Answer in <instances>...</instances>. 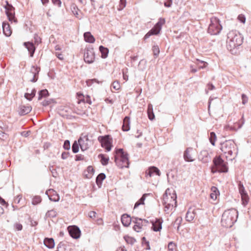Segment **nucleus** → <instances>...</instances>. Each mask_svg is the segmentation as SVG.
Instances as JSON below:
<instances>
[{"label": "nucleus", "instance_id": "obj_1", "mask_svg": "<svg viewBox=\"0 0 251 251\" xmlns=\"http://www.w3.org/2000/svg\"><path fill=\"white\" fill-rule=\"evenodd\" d=\"M234 145L230 141L221 144V173H227L228 170L226 161H231L234 158L232 149Z\"/></svg>", "mask_w": 251, "mask_h": 251}, {"label": "nucleus", "instance_id": "obj_2", "mask_svg": "<svg viewBox=\"0 0 251 251\" xmlns=\"http://www.w3.org/2000/svg\"><path fill=\"white\" fill-rule=\"evenodd\" d=\"M226 48L232 54L239 53L238 48L243 44V37L237 30H231L227 35Z\"/></svg>", "mask_w": 251, "mask_h": 251}, {"label": "nucleus", "instance_id": "obj_3", "mask_svg": "<svg viewBox=\"0 0 251 251\" xmlns=\"http://www.w3.org/2000/svg\"><path fill=\"white\" fill-rule=\"evenodd\" d=\"M162 203L166 213H170L175 209L176 206V195L174 189L168 188L166 190L163 196Z\"/></svg>", "mask_w": 251, "mask_h": 251}, {"label": "nucleus", "instance_id": "obj_4", "mask_svg": "<svg viewBox=\"0 0 251 251\" xmlns=\"http://www.w3.org/2000/svg\"><path fill=\"white\" fill-rule=\"evenodd\" d=\"M238 211L235 209L225 210L222 216L221 223L222 226L225 227H230L237 221Z\"/></svg>", "mask_w": 251, "mask_h": 251}, {"label": "nucleus", "instance_id": "obj_5", "mask_svg": "<svg viewBox=\"0 0 251 251\" xmlns=\"http://www.w3.org/2000/svg\"><path fill=\"white\" fill-rule=\"evenodd\" d=\"M115 162L120 168H127L129 165L128 154L122 149H117L115 151Z\"/></svg>", "mask_w": 251, "mask_h": 251}, {"label": "nucleus", "instance_id": "obj_6", "mask_svg": "<svg viewBox=\"0 0 251 251\" xmlns=\"http://www.w3.org/2000/svg\"><path fill=\"white\" fill-rule=\"evenodd\" d=\"M165 23L164 18H160L153 27L144 36V39L149 38L151 35H157L161 30L162 26Z\"/></svg>", "mask_w": 251, "mask_h": 251}, {"label": "nucleus", "instance_id": "obj_7", "mask_svg": "<svg viewBox=\"0 0 251 251\" xmlns=\"http://www.w3.org/2000/svg\"><path fill=\"white\" fill-rule=\"evenodd\" d=\"M95 58L94 49L90 45L87 46L84 53V60L87 63H92L94 61Z\"/></svg>", "mask_w": 251, "mask_h": 251}, {"label": "nucleus", "instance_id": "obj_8", "mask_svg": "<svg viewBox=\"0 0 251 251\" xmlns=\"http://www.w3.org/2000/svg\"><path fill=\"white\" fill-rule=\"evenodd\" d=\"M6 4L4 6L5 9L6 14L8 17V19L11 23L14 22L15 23H17V19L15 16V8L11 4H9L8 1H6Z\"/></svg>", "mask_w": 251, "mask_h": 251}, {"label": "nucleus", "instance_id": "obj_9", "mask_svg": "<svg viewBox=\"0 0 251 251\" xmlns=\"http://www.w3.org/2000/svg\"><path fill=\"white\" fill-rule=\"evenodd\" d=\"M78 142L81 150L83 151L87 150L91 143V141L89 139L88 135H84L83 134H81L78 140Z\"/></svg>", "mask_w": 251, "mask_h": 251}, {"label": "nucleus", "instance_id": "obj_10", "mask_svg": "<svg viewBox=\"0 0 251 251\" xmlns=\"http://www.w3.org/2000/svg\"><path fill=\"white\" fill-rule=\"evenodd\" d=\"M211 23L208 28V32L211 35H217L220 32L219 21L216 18H212Z\"/></svg>", "mask_w": 251, "mask_h": 251}, {"label": "nucleus", "instance_id": "obj_11", "mask_svg": "<svg viewBox=\"0 0 251 251\" xmlns=\"http://www.w3.org/2000/svg\"><path fill=\"white\" fill-rule=\"evenodd\" d=\"M132 221L135 224L133 228L137 232H140L143 226H145L148 223V221L145 219H142L135 217H132Z\"/></svg>", "mask_w": 251, "mask_h": 251}, {"label": "nucleus", "instance_id": "obj_12", "mask_svg": "<svg viewBox=\"0 0 251 251\" xmlns=\"http://www.w3.org/2000/svg\"><path fill=\"white\" fill-rule=\"evenodd\" d=\"M196 156V151L192 148H188L184 152L183 157L186 161H194Z\"/></svg>", "mask_w": 251, "mask_h": 251}, {"label": "nucleus", "instance_id": "obj_13", "mask_svg": "<svg viewBox=\"0 0 251 251\" xmlns=\"http://www.w3.org/2000/svg\"><path fill=\"white\" fill-rule=\"evenodd\" d=\"M239 193L241 196V199L242 201V204L246 206L249 201V196L246 192L244 187L243 186V184H242L241 183L239 184Z\"/></svg>", "mask_w": 251, "mask_h": 251}, {"label": "nucleus", "instance_id": "obj_14", "mask_svg": "<svg viewBox=\"0 0 251 251\" xmlns=\"http://www.w3.org/2000/svg\"><path fill=\"white\" fill-rule=\"evenodd\" d=\"M100 138H101L100 142L102 147L104 148L107 151H110L111 149L112 145L109 136L100 137L99 139H100Z\"/></svg>", "mask_w": 251, "mask_h": 251}, {"label": "nucleus", "instance_id": "obj_15", "mask_svg": "<svg viewBox=\"0 0 251 251\" xmlns=\"http://www.w3.org/2000/svg\"><path fill=\"white\" fill-rule=\"evenodd\" d=\"M70 236L75 239L79 238L80 236V230L76 226H70L68 228Z\"/></svg>", "mask_w": 251, "mask_h": 251}, {"label": "nucleus", "instance_id": "obj_16", "mask_svg": "<svg viewBox=\"0 0 251 251\" xmlns=\"http://www.w3.org/2000/svg\"><path fill=\"white\" fill-rule=\"evenodd\" d=\"M163 220L161 218H156L151 221L152 226L151 229L154 231H160L162 229Z\"/></svg>", "mask_w": 251, "mask_h": 251}, {"label": "nucleus", "instance_id": "obj_17", "mask_svg": "<svg viewBox=\"0 0 251 251\" xmlns=\"http://www.w3.org/2000/svg\"><path fill=\"white\" fill-rule=\"evenodd\" d=\"M40 71V68L37 66H33L30 69V74L32 78H30V81L33 82H36L38 78V74Z\"/></svg>", "mask_w": 251, "mask_h": 251}, {"label": "nucleus", "instance_id": "obj_18", "mask_svg": "<svg viewBox=\"0 0 251 251\" xmlns=\"http://www.w3.org/2000/svg\"><path fill=\"white\" fill-rule=\"evenodd\" d=\"M46 194L48 196L50 200L51 201H58L59 200L58 195L53 189L48 190Z\"/></svg>", "mask_w": 251, "mask_h": 251}, {"label": "nucleus", "instance_id": "obj_19", "mask_svg": "<svg viewBox=\"0 0 251 251\" xmlns=\"http://www.w3.org/2000/svg\"><path fill=\"white\" fill-rule=\"evenodd\" d=\"M213 165L211 167V172L215 173L220 172V155L216 156L213 161Z\"/></svg>", "mask_w": 251, "mask_h": 251}, {"label": "nucleus", "instance_id": "obj_20", "mask_svg": "<svg viewBox=\"0 0 251 251\" xmlns=\"http://www.w3.org/2000/svg\"><path fill=\"white\" fill-rule=\"evenodd\" d=\"M146 175L147 176H149L150 177L154 175H156L160 176V172L157 168L152 166L150 167L149 169L146 172Z\"/></svg>", "mask_w": 251, "mask_h": 251}, {"label": "nucleus", "instance_id": "obj_21", "mask_svg": "<svg viewBox=\"0 0 251 251\" xmlns=\"http://www.w3.org/2000/svg\"><path fill=\"white\" fill-rule=\"evenodd\" d=\"M2 28L3 34L7 37L11 35L12 29L9 24L7 22H3L2 23Z\"/></svg>", "mask_w": 251, "mask_h": 251}, {"label": "nucleus", "instance_id": "obj_22", "mask_svg": "<svg viewBox=\"0 0 251 251\" xmlns=\"http://www.w3.org/2000/svg\"><path fill=\"white\" fill-rule=\"evenodd\" d=\"M24 45L27 49L30 56L32 57L35 52V47L33 43L30 42H25Z\"/></svg>", "mask_w": 251, "mask_h": 251}, {"label": "nucleus", "instance_id": "obj_23", "mask_svg": "<svg viewBox=\"0 0 251 251\" xmlns=\"http://www.w3.org/2000/svg\"><path fill=\"white\" fill-rule=\"evenodd\" d=\"M131 221H132V218H131L127 214H124L121 217V222L125 226H129Z\"/></svg>", "mask_w": 251, "mask_h": 251}, {"label": "nucleus", "instance_id": "obj_24", "mask_svg": "<svg viewBox=\"0 0 251 251\" xmlns=\"http://www.w3.org/2000/svg\"><path fill=\"white\" fill-rule=\"evenodd\" d=\"M32 109V107L29 104L21 105L20 107L19 113L21 115H25L29 113Z\"/></svg>", "mask_w": 251, "mask_h": 251}, {"label": "nucleus", "instance_id": "obj_25", "mask_svg": "<svg viewBox=\"0 0 251 251\" xmlns=\"http://www.w3.org/2000/svg\"><path fill=\"white\" fill-rule=\"evenodd\" d=\"M130 129V119L127 116H126L124 120L122 126V130L124 131H127Z\"/></svg>", "mask_w": 251, "mask_h": 251}, {"label": "nucleus", "instance_id": "obj_26", "mask_svg": "<svg viewBox=\"0 0 251 251\" xmlns=\"http://www.w3.org/2000/svg\"><path fill=\"white\" fill-rule=\"evenodd\" d=\"M195 217V213L194 210L191 208L189 209L187 212L185 217L186 221L188 222H191L194 220Z\"/></svg>", "mask_w": 251, "mask_h": 251}, {"label": "nucleus", "instance_id": "obj_27", "mask_svg": "<svg viewBox=\"0 0 251 251\" xmlns=\"http://www.w3.org/2000/svg\"><path fill=\"white\" fill-rule=\"evenodd\" d=\"M84 40L88 43H94L95 41L94 37L90 32H86L84 33Z\"/></svg>", "mask_w": 251, "mask_h": 251}, {"label": "nucleus", "instance_id": "obj_28", "mask_svg": "<svg viewBox=\"0 0 251 251\" xmlns=\"http://www.w3.org/2000/svg\"><path fill=\"white\" fill-rule=\"evenodd\" d=\"M200 159L203 162V163H206L209 161L210 160V157L208 155V153L206 151H201L200 156Z\"/></svg>", "mask_w": 251, "mask_h": 251}, {"label": "nucleus", "instance_id": "obj_29", "mask_svg": "<svg viewBox=\"0 0 251 251\" xmlns=\"http://www.w3.org/2000/svg\"><path fill=\"white\" fill-rule=\"evenodd\" d=\"M44 245L50 249H52L54 247V242L52 238H45L44 240Z\"/></svg>", "mask_w": 251, "mask_h": 251}, {"label": "nucleus", "instance_id": "obj_30", "mask_svg": "<svg viewBox=\"0 0 251 251\" xmlns=\"http://www.w3.org/2000/svg\"><path fill=\"white\" fill-rule=\"evenodd\" d=\"M71 10L73 14L78 19H80L82 18L81 15V12L78 9L77 7L75 5H73L71 6Z\"/></svg>", "mask_w": 251, "mask_h": 251}, {"label": "nucleus", "instance_id": "obj_31", "mask_svg": "<svg viewBox=\"0 0 251 251\" xmlns=\"http://www.w3.org/2000/svg\"><path fill=\"white\" fill-rule=\"evenodd\" d=\"M147 113L148 118L150 120H153L155 116L153 112V106L151 103H149L148 105Z\"/></svg>", "mask_w": 251, "mask_h": 251}, {"label": "nucleus", "instance_id": "obj_32", "mask_svg": "<svg viewBox=\"0 0 251 251\" xmlns=\"http://www.w3.org/2000/svg\"><path fill=\"white\" fill-rule=\"evenodd\" d=\"M211 191L210 198L213 201H215L217 199L218 193L219 194V192L217 188L214 186L211 187Z\"/></svg>", "mask_w": 251, "mask_h": 251}, {"label": "nucleus", "instance_id": "obj_33", "mask_svg": "<svg viewBox=\"0 0 251 251\" xmlns=\"http://www.w3.org/2000/svg\"><path fill=\"white\" fill-rule=\"evenodd\" d=\"M150 194H144L140 199L135 203L134 208H136L141 204H144V201L146 198Z\"/></svg>", "mask_w": 251, "mask_h": 251}, {"label": "nucleus", "instance_id": "obj_34", "mask_svg": "<svg viewBox=\"0 0 251 251\" xmlns=\"http://www.w3.org/2000/svg\"><path fill=\"white\" fill-rule=\"evenodd\" d=\"M36 92V90H35V89H33L31 91L30 93H26L25 95V97L27 100H32V98L34 97V96H35Z\"/></svg>", "mask_w": 251, "mask_h": 251}, {"label": "nucleus", "instance_id": "obj_35", "mask_svg": "<svg viewBox=\"0 0 251 251\" xmlns=\"http://www.w3.org/2000/svg\"><path fill=\"white\" fill-rule=\"evenodd\" d=\"M105 175L103 173L99 174L96 178V183L98 186L101 184L102 181L105 179Z\"/></svg>", "mask_w": 251, "mask_h": 251}, {"label": "nucleus", "instance_id": "obj_36", "mask_svg": "<svg viewBox=\"0 0 251 251\" xmlns=\"http://www.w3.org/2000/svg\"><path fill=\"white\" fill-rule=\"evenodd\" d=\"M100 51L101 53V57L103 58H106L108 53V50L107 48L103 47L102 46H100L99 47Z\"/></svg>", "mask_w": 251, "mask_h": 251}, {"label": "nucleus", "instance_id": "obj_37", "mask_svg": "<svg viewBox=\"0 0 251 251\" xmlns=\"http://www.w3.org/2000/svg\"><path fill=\"white\" fill-rule=\"evenodd\" d=\"M99 158L100 159V162L103 165H106L108 163L109 158L104 155L100 154L99 155Z\"/></svg>", "mask_w": 251, "mask_h": 251}, {"label": "nucleus", "instance_id": "obj_38", "mask_svg": "<svg viewBox=\"0 0 251 251\" xmlns=\"http://www.w3.org/2000/svg\"><path fill=\"white\" fill-rule=\"evenodd\" d=\"M177 249L176 244L173 242H170L168 245V251H176Z\"/></svg>", "mask_w": 251, "mask_h": 251}, {"label": "nucleus", "instance_id": "obj_39", "mask_svg": "<svg viewBox=\"0 0 251 251\" xmlns=\"http://www.w3.org/2000/svg\"><path fill=\"white\" fill-rule=\"evenodd\" d=\"M57 212L56 211L52 209L50 210H49L46 214V218H54L56 216Z\"/></svg>", "mask_w": 251, "mask_h": 251}, {"label": "nucleus", "instance_id": "obj_40", "mask_svg": "<svg viewBox=\"0 0 251 251\" xmlns=\"http://www.w3.org/2000/svg\"><path fill=\"white\" fill-rule=\"evenodd\" d=\"M87 172L88 174H86V176L87 178H90L93 176L94 173V169L91 166H89L87 168Z\"/></svg>", "mask_w": 251, "mask_h": 251}, {"label": "nucleus", "instance_id": "obj_41", "mask_svg": "<svg viewBox=\"0 0 251 251\" xmlns=\"http://www.w3.org/2000/svg\"><path fill=\"white\" fill-rule=\"evenodd\" d=\"M49 95V92L47 89L40 91L39 93L38 100H41L43 97H46Z\"/></svg>", "mask_w": 251, "mask_h": 251}, {"label": "nucleus", "instance_id": "obj_42", "mask_svg": "<svg viewBox=\"0 0 251 251\" xmlns=\"http://www.w3.org/2000/svg\"><path fill=\"white\" fill-rule=\"evenodd\" d=\"M101 82V81L100 82L98 80H97L96 78L88 79L86 81V84L88 87L91 86L94 83H100Z\"/></svg>", "mask_w": 251, "mask_h": 251}, {"label": "nucleus", "instance_id": "obj_43", "mask_svg": "<svg viewBox=\"0 0 251 251\" xmlns=\"http://www.w3.org/2000/svg\"><path fill=\"white\" fill-rule=\"evenodd\" d=\"M216 139V136L214 132H211L210 134L209 140L211 144L215 145V142Z\"/></svg>", "mask_w": 251, "mask_h": 251}, {"label": "nucleus", "instance_id": "obj_44", "mask_svg": "<svg viewBox=\"0 0 251 251\" xmlns=\"http://www.w3.org/2000/svg\"><path fill=\"white\" fill-rule=\"evenodd\" d=\"M111 89H114L115 90H118L120 89L121 86L120 83L118 81H114L111 86Z\"/></svg>", "mask_w": 251, "mask_h": 251}, {"label": "nucleus", "instance_id": "obj_45", "mask_svg": "<svg viewBox=\"0 0 251 251\" xmlns=\"http://www.w3.org/2000/svg\"><path fill=\"white\" fill-rule=\"evenodd\" d=\"M41 200L42 199L40 196H36L33 198L32 203L33 204L36 205L40 203Z\"/></svg>", "mask_w": 251, "mask_h": 251}, {"label": "nucleus", "instance_id": "obj_46", "mask_svg": "<svg viewBox=\"0 0 251 251\" xmlns=\"http://www.w3.org/2000/svg\"><path fill=\"white\" fill-rule=\"evenodd\" d=\"M126 5V0H120L119 6L117 9L119 11H121L125 7Z\"/></svg>", "mask_w": 251, "mask_h": 251}, {"label": "nucleus", "instance_id": "obj_47", "mask_svg": "<svg viewBox=\"0 0 251 251\" xmlns=\"http://www.w3.org/2000/svg\"><path fill=\"white\" fill-rule=\"evenodd\" d=\"M124 239L128 244H133L135 241L133 238L127 235L125 236Z\"/></svg>", "mask_w": 251, "mask_h": 251}, {"label": "nucleus", "instance_id": "obj_48", "mask_svg": "<svg viewBox=\"0 0 251 251\" xmlns=\"http://www.w3.org/2000/svg\"><path fill=\"white\" fill-rule=\"evenodd\" d=\"M79 146V144H77L76 141L73 143L72 146V151L74 153H76L78 151Z\"/></svg>", "mask_w": 251, "mask_h": 251}, {"label": "nucleus", "instance_id": "obj_49", "mask_svg": "<svg viewBox=\"0 0 251 251\" xmlns=\"http://www.w3.org/2000/svg\"><path fill=\"white\" fill-rule=\"evenodd\" d=\"M152 52L154 56H157L160 52L158 46H153L152 47Z\"/></svg>", "mask_w": 251, "mask_h": 251}, {"label": "nucleus", "instance_id": "obj_50", "mask_svg": "<svg viewBox=\"0 0 251 251\" xmlns=\"http://www.w3.org/2000/svg\"><path fill=\"white\" fill-rule=\"evenodd\" d=\"M237 19L239 21L243 24H245L246 22V17L243 14H240L237 17Z\"/></svg>", "mask_w": 251, "mask_h": 251}, {"label": "nucleus", "instance_id": "obj_51", "mask_svg": "<svg viewBox=\"0 0 251 251\" xmlns=\"http://www.w3.org/2000/svg\"><path fill=\"white\" fill-rule=\"evenodd\" d=\"M77 97L78 100H79V103L80 102H83L85 96L82 93H77Z\"/></svg>", "mask_w": 251, "mask_h": 251}, {"label": "nucleus", "instance_id": "obj_52", "mask_svg": "<svg viewBox=\"0 0 251 251\" xmlns=\"http://www.w3.org/2000/svg\"><path fill=\"white\" fill-rule=\"evenodd\" d=\"M34 39L35 44L38 45L41 42V39L40 37L38 36L37 34H35L34 36Z\"/></svg>", "mask_w": 251, "mask_h": 251}, {"label": "nucleus", "instance_id": "obj_53", "mask_svg": "<svg viewBox=\"0 0 251 251\" xmlns=\"http://www.w3.org/2000/svg\"><path fill=\"white\" fill-rule=\"evenodd\" d=\"M63 148L65 150H68L70 148V144L69 140L65 141L63 145Z\"/></svg>", "mask_w": 251, "mask_h": 251}, {"label": "nucleus", "instance_id": "obj_54", "mask_svg": "<svg viewBox=\"0 0 251 251\" xmlns=\"http://www.w3.org/2000/svg\"><path fill=\"white\" fill-rule=\"evenodd\" d=\"M236 126H230L229 125H227V126H226L225 127H224V130H236Z\"/></svg>", "mask_w": 251, "mask_h": 251}, {"label": "nucleus", "instance_id": "obj_55", "mask_svg": "<svg viewBox=\"0 0 251 251\" xmlns=\"http://www.w3.org/2000/svg\"><path fill=\"white\" fill-rule=\"evenodd\" d=\"M83 102H84V103L85 102V103H87L89 104H91L92 103V101L91 100L90 97L88 95L85 96L84 100V101Z\"/></svg>", "mask_w": 251, "mask_h": 251}, {"label": "nucleus", "instance_id": "obj_56", "mask_svg": "<svg viewBox=\"0 0 251 251\" xmlns=\"http://www.w3.org/2000/svg\"><path fill=\"white\" fill-rule=\"evenodd\" d=\"M242 103L243 104H245L248 102V98L245 94H243L242 95Z\"/></svg>", "mask_w": 251, "mask_h": 251}, {"label": "nucleus", "instance_id": "obj_57", "mask_svg": "<svg viewBox=\"0 0 251 251\" xmlns=\"http://www.w3.org/2000/svg\"><path fill=\"white\" fill-rule=\"evenodd\" d=\"M215 88V87L210 83H209L206 86V88L205 89L206 93H207L209 90H212Z\"/></svg>", "mask_w": 251, "mask_h": 251}, {"label": "nucleus", "instance_id": "obj_58", "mask_svg": "<svg viewBox=\"0 0 251 251\" xmlns=\"http://www.w3.org/2000/svg\"><path fill=\"white\" fill-rule=\"evenodd\" d=\"M88 216L90 218L94 219L96 217L97 213L94 211H91L89 212Z\"/></svg>", "mask_w": 251, "mask_h": 251}, {"label": "nucleus", "instance_id": "obj_59", "mask_svg": "<svg viewBox=\"0 0 251 251\" xmlns=\"http://www.w3.org/2000/svg\"><path fill=\"white\" fill-rule=\"evenodd\" d=\"M14 227L15 229L18 231L21 230L23 228V226L22 225V224L18 223H16L15 224Z\"/></svg>", "mask_w": 251, "mask_h": 251}, {"label": "nucleus", "instance_id": "obj_60", "mask_svg": "<svg viewBox=\"0 0 251 251\" xmlns=\"http://www.w3.org/2000/svg\"><path fill=\"white\" fill-rule=\"evenodd\" d=\"M51 1L53 4L57 5L58 7H61V1L60 0H51Z\"/></svg>", "mask_w": 251, "mask_h": 251}, {"label": "nucleus", "instance_id": "obj_61", "mask_svg": "<svg viewBox=\"0 0 251 251\" xmlns=\"http://www.w3.org/2000/svg\"><path fill=\"white\" fill-rule=\"evenodd\" d=\"M22 196L21 195H18L14 199V202L16 203H19L21 200L22 199Z\"/></svg>", "mask_w": 251, "mask_h": 251}, {"label": "nucleus", "instance_id": "obj_62", "mask_svg": "<svg viewBox=\"0 0 251 251\" xmlns=\"http://www.w3.org/2000/svg\"><path fill=\"white\" fill-rule=\"evenodd\" d=\"M84 156L82 154H77L75 155V160L79 161L84 160Z\"/></svg>", "mask_w": 251, "mask_h": 251}, {"label": "nucleus", "instance_id": "obj_63", "mask_svg": "<svg viewBox=\"0 0 251 251\" xmlns=\"http://www.w3.org/2000/svg\"><path fill=\"white\" fill-rule=\"evenodd\" d=\"M172 3V0H166V1L164 2V5L166 7H169L171 6Z\"/></svg>", "mask_w": 251, "mask_h": 251}, {"label": "nucleus", "instance_id": "obj_64", "mask_svg": "<svg viewBox=\"0 0 251 251\" xmlns=\"http://www.w3.org/2000/svg\"><path fill=\"white\" fill-rule=\"evenodd\" d=\"M55 55L60 60H63L64 59L62 54L60 52H56Z\"/></svg>", "mask_w": 251, "mask_h": 251}]
</instances>
